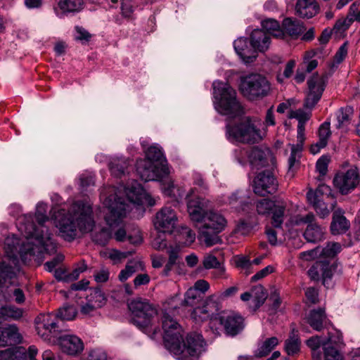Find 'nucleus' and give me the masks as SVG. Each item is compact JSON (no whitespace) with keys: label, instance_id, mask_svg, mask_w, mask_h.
Listing matches in <instances>:
<instances>
[{"label":"nucleus","instance_id":"obj_34","mask_svg":"<svg viewBox=\"0 0 360 360\" xmlns=\"http://www.w3.org/2000/svg\"><path fill=\"white\" fill-rule=\"evenodd\" d=\"M284 35L287 34L292 38L298 37L304 31V25L297 20L285 18L283 22Z\"/></svg>","mask_w":360,"mask_h":360},{"label":"nucleus","instance_id":"obj_47","mask_svg":"<svg viewBox=\"0 0 360 360\" xmlns=\"http://www.w3.org/2000/svg\"><path fill=\"white\" fill-rule=\"evenodd\" d=\"M278 344V340L277 338L271 337L266 338L259 345L255 355L257 357L265 356L268 355Z\"/></svg>","mask_w":360,"mask_h":360},{"label":"nucleus","instance_id":"obj_29","mask_svg":"<svg viewBox=\"0 0 360 360\" xmlns=\"http://www.w3.org/2000/svg\"><path fill=\"white\" fill-rule=\"evenodd\" d=\"M331 194L330 186L322 184L320 185L316 191L309 190L307 193V200L311 204L316 212H319V207L322 205L320 199L321 195L329 196Z\"/></svg>","mask_w":360,"mask_h":360},{"label":"nucleus","instance_id":"obj_20","mask_svg":"<svg viewBox=\"0 0 360 360\" xmlns=\"http://www.w3.org/2000/svg\"><path fill=\"white\" fill-rule=\"evenodd\" d=\"M277 186V182L270 171H264L258 174L254 180V191L261 196L274 193Z\"/></svg>","mask_w":360,"mask_h":360},{"label":"nucleus","instance_id":"obj_16","mask_svg":"<svg viewBox=\"0 0 360 360\" xmlns=\"http://www.w3.org/2000/svg\"><path fill=\"white\" fill-rule=\"evenodd\" d=\"M359 184V174L354 168L340 171L334 176V186L342 195L352 192Z\"/></svg>","mask_w":360,"mask_h":360},{"label":"nucleus","instance_id":"obj_9","mask_svg":"<svg viewBox=\"0 0 360 360\" xmlns=\"http://www.w3.org/2000/svg\"><path fill=\"white\" fill-rule=\"evenodd\" d=\"M129 308L133 316L131 322L144 333L153 330L152 338L160 330L152 327V318L157 314V311L146 300L137 298L129 304Z\"/></svg>","mask_w":360,"mask_h":360},{"label":"nucleus","instance_id":"obj_3","mask_svg":"<svg viewBox=\"0 0 360 360\" xmlns=\"http://www.w3.org/2000/svg\"><path fill=\"white\" fill-rule=\"evenodd\" d=\"M162 319L165 345L171 352L198 356L205 351V343L200 334L191 333L186 338V342H184L182 329L171 315L165 311Z\"/></svg>","mask_w":360,"mask_h":360},{"label":"nucleus","instance_id":"obj_10","mask_svg":"<svg viewBox=\"0 0 360 360\" xmlns=\"http://www.w3.org/2000/svg\"><path fill=\"white\" fill-rule=\"evenodd\" d=\"M226 225V220L219 213L209 211L204 216L198 228L199 240L207 246L216 245L219 241L217 233L221 232Z\"/></svg>","mask_w":360,"mask_h":360},{"label":"nucleus","instance_id":"obj_11","mask_svg":"<svg viewBox=\"0 0 360 360\" xmlns=\"http://www.w3.org/2000/svg\"><path fill=\"white\" fill-rule=\"evenodd\" d=\"M239 91L250 101H256L267 96L271 91V84L267 79L260 74H250L240 78Z\"/></svg>","mask_w":360,"mask_h":360},{"label":"nucleus","instance_id":"obj_48","mask_svg":"<svg viewBox=\"0 0 360 360\" xmlns=\"http://www.w3.org/2000/svg\"><path fill=\"white\" fill-rule=\"evenodd\" d=\"M13 266L6 261L0 262V285L3 288L7 283L11 284V280L15 276Z\"/></svg>","mask_w":360,"mask_h":360},{"label":"nucleus","instance_id":"obj_5","mask_svg":"<svg viewBox=\"0 0 360 360\" xmlns=\"http://www.w3.org/2000/svg\"><path fill=\"white\" fill-rule=\"evenodd\" d=\"M17 228L22 236L18 238L15 234L8 235L4 239L6 248H49L53 245L49 234L39 235L30 214L19 216L17 219Z\"/></svg>","mask_w":360,"mask_h":360},{"label":"nucleus","instance_id":"obj_41","mask_svg":"<svg viewBox=\"0 0 360 360\" xmlns=\"http://www.w3.org/2000/svg\"><path fill=\"white\" fill-rule=\"evenodd\" d=\"M24 314V310L13 304H6L0 308V319L18 321Z\"/></svg>","mask_w":360,"mask_h":360},{"label":"nucleus","instance_id":"obj_64","mask_svg":"<svg viewBox=\"0 0 360 360\" xmlns=\"http://www.w3.org/2000/svg\"><path fill=\"white\" fill-rule=\"evenodd\" d=\"M307 345L311 348L312 350H316L319 349L321 345L324 347L325 345H327L326 342H323L321 337L316 335L310 338L306 342Z\"/></svg>","mask_w":360,"mask_h":360},{"label":"nucleus","instance_id":"obj_62","mask_svg":"<svg viewBox=\"0 0 360 360\" xmlns=\"http://www.w3.org/2000/svg\"><path fill=\"white\" fill-rule=\"evenodd\" d=\"M342 343V336L340 331L335 330L333 333H329L328 338L326 342L327 346H331L338 347Z\"/></svg>","mask_w":360,"mask_h":360},{"label":"nucleus","instance_id":"obj_35","mask_svg":"<svg viewBox=\"0 0 360 360\" xmlns=\"http://www.w3.org/2000/svg\"><path fill=\"white\" fill-rule=\"evenodd\" d=\"M146 158L144 159L162 165H168L163 155L161 148L158 144H153L144 150Z\"/></svg>","mask_w":360,"mask_h":360},{"label":"nucleus","instance_id":"obj_15","mask_svg":"<svg viewBox=\"0 0 360 360\" xmlns=\"http://www.w3.org/2000/svg\"><path fill=\"white\" fill-rule=\"evenodd\" d=\"M37 333L45 340H50L59 331L58 316L54 314H42L35 319Z\"/></svg>","mask_w":360,"mask_h":360},{"label":"nucleus","instance_id":"obj_32","mask_svg":"<svg viewBox=\"0 0 360 360\" xmlns=\"http://www.w3.org/2000/svg\"><path fill=\"white\" fill-rule=\"evenodd\" d=\"M310 116V112H305L302 109L292 110L290 112L289 117L295 118L298 121L297 139L300 141L305 140V123L309 120Z\"/></svg>","mask_w":360,"mask_h":360},{"label":"nucleus","instance_id":"obj_61","mask_svg":"<svg viewBox=\"0 0 360 360\" xmlns=\"http://www.w3.org/2000/svg\"><path fill=\"white\" fill-rule=\"evenodd\" d=\"M250 230V227L249 226V225L248 224H246L245 222L240 223L237 226L236 229H235L234 233L229 238V243H235L234 238L237 235L245 236L249 233Z\"/></svg>","mask_w":360,"mask_h":360},{"label":"nucleus","instance_id":"obj_17","mask_svg":"<svg viewBox=\"0 0 360 360\" xmlns=\"http://www.w3.org/2000/svg\"><path fill=\"white\" fill-rule=\"evenodd\" d=\"M327 77L324 75H313L308 80L309 92L305 99L304 106L312 108L320 100L325 89Z\"/></svg>","mask_w":360,"mask_h":360},{"label":"nucleus","instance_id":"obj_33","mask_svg":"<svg viewBox=\"0 0 360 360\" xmlns=\"http://www.w3.org/2000/svg\"><path fill=\"white\" fill-rule=\"evenodd\" d=\"M202 263L205 269H215V271L213 274L214 278H219L224 276L226 273L225 267L215 256L212 255H207L205 256Z\"/></svg>","mask_w":360,"mask_h":360},{"label":"nucleus","instance_id":"obj_39","mask_svg":"<svg viewBox=\"0 0 360 360\" xmlns=\"http://www.w3.org/2000/svg\"><path fill=\"white\" fill-rule=\"evenodd\" d=\"M46 205L44 202H39L37 205L36 207V218L38 221L39 228H37V231L39 235H43L44 236H46V233L49 234L50 238L51 233L48 231L47 229L44 226V224L48 221L49 218L46 215Z\"/></svg>","mask_w":360,"mask_h":360},{"label":"nucleus","instance_id":"obj_23","mask_svg":"<svg viewBox=\"0 0 360 360\" xmlns=\"http://www.w3.org/2000/svg\"><path fill=\"white\" fill-rule=\"evenodd\" d=\"M22 340V336L15 324H10L0 330V347L8 345L19 344Z\"/></svg>","mask_w":360,"mask_h":360},{"label":"nucleus","instance_id":"obj_56","mask_svg":"<svg viewBox=\"0 0 360 360\" xmlns=\"http://www.w3.org/2000/svg\"><path fill=\"white\" fill-rule=\"evenodd\" d=\"M94 175L91 172H85L79 176V184L83 191L87 190L90 186H94Z\"/></svg>","mask_w":360,"mask_h":360},{"label":"nucleus","instance_id":"obj_21","mask_svg":"<svg viewBox=\"0 0 360 360\" xmlns=\"http://www.w3.org/2000/svg\"><path fill=\"white\" fill-rule=\"evenodd\" d=\"M58 344L63 352L75 356L84 349L82 340L75 335H64L58 338Z\"/></svg>","mask_w":360,"mask_h":360},{"label":"nucleus","instance_id":"obj_30","mask_svg":"<svg viewBox=\"0 0 360 360\" xmlns=\"http://www.w3.org/2000/svg\"><path fill=\"white\" fill-rule=\"evenodd\" d=\"M129 165V160L122 156L112 157L109 162V169L112 175L119 178L125 175Z\"/></svg>","mask_w":360,"mask_h":360},{"label":"nucleus","instance_id":"obj_36","mask_svg":"<svg viewBox=\"0 0 360 360\" xmlns=\"http://www.w3.org/2000/svg\"><path fill=\"white\" fill-rule=\"evenodd\" d=\"M38 350L35 346L32 345L28 348V351L22 347H13L11 360H37L35 358Z\"/></svg>","mask_w":360,"mask_h":360},{"label":"nucleus","instance_id":"obj_25","mask_svg":"<svg viewBox=\"0 0 360 360\" xmlns=\"http://www.w3.org/2000/svg\"><path fill=\"white\" fill-rule=\"evenodd\" d=\"M319 6L316 0H297L296 13L301 18H311L318 13Z\"/></svg>","mask_w":360,"mask_h":360},{"label":"nucleus","instance_id":"obj_7","mask_svg":"<svg viewBox=\"0 0 360 360\" xmlns=\"http://www.w3.org/2000/svg\"><path fill=\"white\" fill-rule=\"evenodd\" d=\"M213 104L221 115L235 118L243 114V109L237 98L236 90L230 84L219 80L212 84Z\"/></svg>","mask_w":360,"mask_h":360},{"label":"nucleus","instance_id":"obj_60","mask_svg":"<svg viewBox=\"0 0 360 360\" xmlns=\"http://www.w3.org/2000/svg\"><path fill=\"white\" fill-rule=\"evenodd\" d=\"M325 360H342V355L337 347L324 345Z\"/></svg>","mask_w":360,"mask_h":360},{"label":"nucleus","instance_id":"obj_27","mask_svg":"<svg viewBox=\"0 0 360 360\" xmlns=\"http://www.w3.org/2000/svg\"><path fill=\"white\" fill-rule=\"evenodd\" d=\"M304 142V140L300 141L297 139L296 144L288 145L290 149V155L288 160V173L292 172V174L299 167Z\"/></svg>","mask_w":360,"mask_h":360},{"label":"nucleus","instance_id":"obj_49","mask_svg":"<svg viewBox=\"0 0 360 360\" xmlns=\"http://www.w3.org/2000/svg\"><path fill=\"white\" fill-rule=\"evenodd\" d=\"M4 299L7 301L13 300L18 304H23L25 301V296L23 291L18 288H14L10 290H1Z\"/></svg>","mask_w":360,"mask_h":360},{"label":"nucleus","instance_id":"obj_51","mask_svg":"<svg viewBox=\"0 0 360 360\" xmlns=\"http://www.w3.org/2000/svg\"><path fill=\"white\" fill-rule=\"evenodd\" d=\"M77 314V311L74 305L65 304L62 307L59 308L56 314L58 319L63 321L73 320Z\"/></svg>","mask_w":360,"mask_h":360},{"label":"nucleus","instance_id":"obj_63","mask_svg":"<svg viewBox=\"0 0 360 360\" xmlns=\"http://www.w3.org/2000/svg\"><path fill=\"white\" fill-rule=\"evenodd\" d=\"M106 353L101 349H95L91 350L86 358L83 360H106Z\"/></svg>","mask_w":360,"mask_h":360},{"label":"nucleus","instance_id":"obj_4","mask_svg":"<svg viewBox=\"0 0 360 360\" xmlns=\"http://www.w3.org/2000/svg\"><path fill=\"white\" fill-rule=\"evenodd\" d=\"M214 295L210 296L205 305L198 307L193 310V317L198 321L206 320L210 318L209 326L215 335H219L218 326H223L226 334L234 336L243 328V317L233 311L222 312L214 315V311L217 310V304L214 301Z\"/></svg>","mask_w":360,"mask_h":360},{"label":"nucleus","instance_id":"obj_6","mask_svg":"<svg viewBox=\"0 0 360 360\" xmlns=\"http://www.w3.org/2000/svg\"><path fill=\"white\" fill-rule=\"evenodd\" d=\"M193 184L195 188H191L188 191L183 186H176V196H169L173 197L177 202L184 198L188 199L187 210L189 216L192 221L200 224L207 212L206 209L210 207V201L195 194L204 193L207 190V185L200 174H195Z\"/></svg>","mask_w":360,"mask_h":360},{"label":"nucleus","instance_id":"obj_31","mask_svg":"<svg viewBox=\"0 0 360 360\" xmlns=\"http://www.w3.org/2000/svg\"><path fill=\"white\" fill-rule=\"evenodd\" d=\"M252 294L249 292H246L243 293L240 295V299L243 301H248L250 299L253 297L252 300L253 305L251 306L254 311L257 310L259 307H260L264 302L266 295L264 291V288L262 285H257L252 290Z\"/></svg>","mask_w":360,"mask_h":360},{"label":"nucleus","instance_id":"obj_12","mask_svg":"<svg viewBox=\"0 0 360 360\" xmlns=\"http://www.w3.org/2000/svg\"><path fill=\"white\" fill-rule=\"evenodd\" d=\"M226 137L232 142L255 143L262 139L259 129H257L250 117H243L237 124L226 125Z\"/></svg>","mask_w":360,"mask_h":360},{"label":"nucleus","instance_id":"obj_2","mask_svg":"<svg viewBox=\"0 0 360 360\" xmlns=\"http://www.w3.org/2000/svg\"><path fill=\"white\" fill-rule=\"evenodd\" d=\"M53 217L61 237L68 241L75 238L77 231L86 233L94 226L91 204L85 200L75 201L68 212L63 209L54 212Z\"/></svg>","mask_w":360,"mask_h":360},{"label":"nucleus","instance_id":"obj_26","mask_svg":"<svg viewBox=\"0 0 360 360\" xmlns=\"http://www.w3.org/2000/svg\"><path fill=\"white\" fill-rule=\"evenodd\" d=\"M250 43L256 52H264L269 47L270 37L263 30H254L250 35Z\"/></svg>","mask_w":360,"mask_h":360},{"label":"nucleus","instance_id":"obj_57","mask_svg":"<svg viewBox=\"0 0 360 360\" xmlns=\"http://www.w3.org/2000/svg\"><path fill=\"white\" fill-rule=\"evenodd\" d=\"M225 202L230 205L233 208L236 209L237 211L245 210L244 206L245 205L244 204V202L241 196H238V192L233 193L231 195L228 197Z\"/></svg>","mask_w":360,"mask_h":360},{"label":"nucleus","instance_id":"obj_44","mask_svg":"<svg viewBox=\"0 0 360 360\" xmlns=\"http://www.w3.org/2000/svg\"><path fill=\"white\" fill-rule=\"evenodd\" d=\"M325 319L326 314L322 309L311 311L307 316L308 323L316 330L322 329Z\"/></svg>","mask_w":360,"mask_h":360},{"label":"nucleus","instance_id":"obj_45","mask_svg":"<svg viewBox=\"0 0 360 360\" xmlns=\"http://www.w3.org/2000/svg\"><path fill=\"white\" fill-rule=\"evenodd\" d=\"M83 6V0H60L58 4L62 13L79 12Z\"/></svg>","mask_w":360,"mask_h":360},{"label":"nucleus","instance_id":"obj_42","mask_svg":"<svg viewBox=\"0 0 360 360\" xmlns=\"http://www.w3.org/2000/svg\"><path fill=\"white\" fill-rule=\"evenodd\" d=\"M286 208V202L284 201H274L272 213V224L274 227L279 228L283 222L284 212Z\"/></svg>","mask_w":360,"mask_h":360},{"label":"nucleus","instance_id":"obj_19","mask_svg":"<svg viewBox=\"0 0 360 360\" xmlns=\"http://www.w3.org/2000/svg\"><path fill=\"white\" fill-rule=\"evenodd\" d=\"M300 221L307 224V226L304 233V237L308 242L316 243L325 238L326 227L316 222L313 214H307L306 216L303 217Z\"/></svg>","mask_w":360,"mask_h":360},{"label":"nucleus","instance_id":"obj_53","mask_svg":"<svg viewBox=\"0 0 360 360\" xmlns=\"http://www.w3.org/2000/svg\"><path fill=\"white\" fill-rule=\"evenodd\" d=\"M86 299L90 300L97 308L102 307L106 302V297L99 288L91 290V293L86 296Z\"/></svg>","mask_w":360,"mask_h":360},{"label":"nucleus","instance_id":"obj_54","mask_svg":"<svg viewBox=\"0 0 360 360\" xmlns=\"http://www.w3.org/2000/svg\"><path fill=\"white\" fill-rule=\"evenodd\" d=\"M352 113V109L351 108H340L337 115L338 122L337 127L342 129L346 127L349 123Z\"/></svg>","mask_w":360,"mask_h":360},{"label":"nucleus","instance_id":"obj_43","mask_svg":"<svg viewBox=\"0 0 360 360\" xmlns=\"http://www.w3.org/2000/svg\"><path fill=\"white\" fill-rule=\"evenodd\" d=\"M262 29L269 36H274L277 38H283L284 32L281 29L278 21L274 19H266L262 22Z\"/></svg>","mask_w":360,"mask_h":360},{"label":"nucleus","instance_id":"obj_37","mask_svg":"<svg viewBox=\"0 0 360 360\" xmlns=\"http://www.w3.org/2000/svg\"><path fill=\"white\" fill-rule=\"evenodd\" d=\"M134 253V251H121L119 249H103L100 252L101 257L110 259L113 264L122 262Z\"/></svg>","mask_w":360,"mask_h":360},{"label":"nucleus","instance_id":"obj_52","mask_svg":"<svg viewBox=\"0 0 360 360\" xmlns=\"http://www.w3.org/2000/svg\"><path fill=\"white\" fill-rule=\"evenodd\" d=\"M236 266L241 270L245 276L252 272V263L249 257L237 255L233 259Z\"/></svg>","mask_w":360,"mask_h":360},{"label":"nucleus","instance_id":"obj_59","mask_svg":"<svg viewBox=\"0 0 360 360\" xmlns=\"http://www.w3.org/2000/svg\"><path fill=\"white\" fill-rule=\"evenodd\" d=\"M65 256L61 252L56 253L54 257L44 264V268L46 271L51 272L57 266L63 262Z\"/></svg>","mask_w":360,"mask_h":360},{"label":"nucleus","instance_id":"obj_18","mask_svg":"<svg viewBox=\"0 0 360 360\" xmlns=\"http://www.w3.org/2000/svg\"><path fill=\"white\" fill-rule=\"evenodd\" d=\"M338 269V264L334 259L319 260L309 269L308 275L311 280L318 281L319 279V271H321L323 284L327 288L329 287L328 280H330L334 272Z\"/></svg>","mask_w":360,"mask_h":360},{"label":"nucleus","instance_id":"obj_14","mask_svg":"<svg viewBox=\"0 0 360 360\" xmlns=\"http://www.w3.org/2000/svg\"><path fill=\"white\" fill-rule=\"evenodd\" d=\"M237 159L243 165L248 162L252 169H259L272 162L273 155L267 148L254 147L248 150H240Z\"/></svg>","mask_w":360,"mask_h":360},{"label":"nucleus","instance_id":"obj_50","mask_svg":"<svg viewBox=\"0 0 360 360\" xmlns=\"http://www.w3.org/2000/svg\"><path fill=\"white\" fill-rule=\"evenodd\" d=\"M300 349V340L294 331L285 342V350L288 355L297 354Z\"/></svg>","mask_w":360,"mask_h":360},{"label":"nucleus","instance_id":"obj_13","mask_svg":"<svg viewBox=\"0 0 360 360\" xmlns=\"http://www.w3.org/2000/svg\"><path fill=\"white\" fill-rule=\"evenodd\" d=\"M176 221V212L170 207L165 206L156 213L153 224L158 233L153 240V248H172L167 246L166 233L173 231Z\"/></svg>","mask_w":360,"mask_h":360},{"label":"nucleus","instance_id":"obj_8","mask_svg":"<svg viewBox=\"0 0 360 360\" xmlns=\"http://www.w3.org/2000/svg\"><path fill=\"white\" fill-rule=\"evenodd\" d=\"M136 172L140 178L145 181H159L162 182V190L166 195H174L176 186L169 178L170 169L168 165L154 163L146 159H139L136 161Z\"/></svg>","mask_w":360,"mask_h":360},{"label":"nucleus","instance_id":"obj_22","mask_svg":"<svg viewBox=\"0 0 360 360\" xmlns=\"http://www.w3.org/2000/svg\"><path fill=\"white\" fill-rule=\"evenodd\" d=\"M233 47L236 53L245 64L252 63L257 57V53L251 44L248 45L246 38H238L233 42Z\"/></svg>","mask_w":360,"mask_h":360},{"label":"nucleus","instance_id":"obj_38","mask_svg":"<svg viewBox=\"0 0 360 360\" xmlns=\"http://www.w3.org/2000/svg\"><path fill=\"white\" fill-rule=\"evenodd\" d=\"M349 228V222L346 217L338 212H335L330 225V230L333 234H341L347 231Z\"/></svg>","mask_w":360,"mask_h":360},{"label":"nucleus","instance_id":"obj_40","mask_svg":"<svg viewBox=\"0 0 360 360\" xmlns=\"http://www.w3.org/2000/svg\"><path fill=\"white\" fill-rule=\"evenodd\" d=\"M195 239V233L187 226H182L177 231L176 241L178 245L176 248H181L183 245H191Z\"/></svg>","mask_w":360,"mask_h":360},{"label":"nucleus","instance_id":"obj_24","mask_svg":"<svg viewBox=\"0 0 360 360\" xmlns=\"http://www.w3.org/2000/svg\"><path fill=\"white\" fill-rule=\"evenodd\" d=\"M339 252L340 249H310L300 253V257L305 261L328 260L334 259Z\"/></svg>","mask_w":360,"mask_h":360},{"label":"nucleus","instance_id":"obj_28","mask_svg":"<svg viewBox=\"0 0 360 360\" xmlns=\"http://www.w3.org/2000/svg\"><path fill=\"white\" fill-rule=\"evenodd\" d=\"M330 124L329 122H324L321 124L319 129V141L315 144L311 145L310 148L312 154L319 153L321 148L326 146L328 140L331 135Z\"/></svg>","mask_w":360,"mask_h":360},{"label":"nucleus","instance_id":"obj_55","mask_svg":"<svg viewBox=\"0 0 360 360\" xmlns=\"http://www.w3.org/2000/svg\"><path fill=\"white\" fill-rule=\"evenodd\" d=\"M202 298L200 292L193 287L188 289L184 295V304L187 306H193L196 304Z\"/></svg>","mask_w":360,"mask_h":360},{"label":"nucleus","instance_id":"obj_1","mask_svg":"<svg viewBox=\"0 0 360 360\" xmlns=\"http://www.w3.org/2000/svg\"><path fill=\"white\" fill-rule=\"evenodd\" d=\"M122 190L129 201L134 204L153 206L156 202L155 199L146 193L142 186L135 180L128 183L125 186L104 187L101 190L100 198L108 210L105 214V221L111 233L114 232L115 239L120 242L127 238L124 219L129 210V205L120 197Z\"/></svg>","mask_w":360,"mask_h":360},{"label":"nucleus","instance_id":"obj_46","mask_svg":"<svg viewBox=\"0 0 360 360\" xmlns=\"http://www.w3.org/2000/svg\"><path fill=\"white\" fill-rule=\"evenodd\" d=\"M112 234L111 233L109 226L105 227H95V229L92 233V240L96 245H105L108 240L112 238Z\"/></svg>","mask_w":360,"mask_h":360},{"label":"nucleus","instance_id":"obj_58","mask_svg":"<svg viewBox=\"0 0 360 360\" xmlns=\"http://www.w3.org/2000/svg\"><path fill=\"white\" fill-rule=\"evenodd\" d=\"M274 207V201L262 199L256 204L257 212L259 214L264 215L271 213Z\"/></svg>","mask_w":360,"mask_h":360}]
</instances>
